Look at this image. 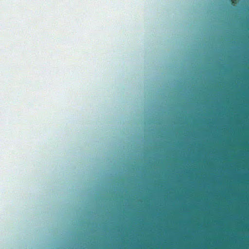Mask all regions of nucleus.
<instances>
[{
    "instance_id": "nucleus-1",
    "label": "nucleus",
    "mask_w": 249,
    "mask_h": 249,
    "mask_svg": "<svg viewBox=\"0 0 249 249\" xmlns=\"http://www.w3.org/2000/svg\"><path fill=\"white\" fill-rule=\"evenodd\" d=\"M229 1L233 6H236L239 0H229Z\"/></svg>"
}]
</instances>
